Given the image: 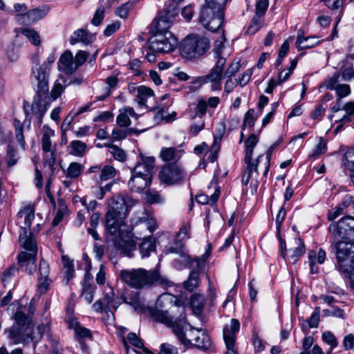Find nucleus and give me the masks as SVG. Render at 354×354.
<instances>
[{
    "label": "nucleus",
    "mask_w": 354,
    "mask_h": 354,
    "mask_svg": "<svg viewBox=\"0 0 354 354\" xmlns=\"http://www.w3.org/2000/svg\"><path fill=\"white\" fill-rule=\"evenodd\" d=\"M149 312L155 321L171 327L183 345L202 350H207L210 347L209 337L202 330L191 327L186 334L183 331L182 326L186 319L185 306L173 295L163 294L159 296L155 308H151Z\"/></svg>",
    "instance_id": "f257e3e1"
},
{
    "label": "nucleus",
    "mask_w": 354,
    "mask_h": 354,
    "mask_svg": "<svg viewBox=\"0 0 354 354\" xmlns=\"http://www.w3.org/2000/svg\"><path fill=\"white\" fill-rule=\"evenodd\" d=\"M135 203L131 197L127 195L113 196L109 201V209L106 214V230L111 235L119 234L115 241L116 248L124 255L131 257L136 249V243L131 234H121V227L124 225V219L128 215L129 208Z\"/></svg>",
    "instance_id": "f03ea898"
},
{
    "label": "nucleus",
    "mask_w": 354,
    "mask_h": 354,
    "mask_svg": "<svg viewBox=\"0 0 354 354\" xmlns=\"http://www.w3.org/2000/svg\"><path fill=\"white\" fill-rule=\"evenodd\" d=\"M119 277L124 283L136 289L148 288L157 285L164 287L171 286V282L162 276L156 268L149 270L144 268L122 270L120 272Z\"/></svg>",
    "instance_id": "7ed1b4c3"
},
{
    "label": "nucleus",
    "mask_w": 354,
    "mask_h": 354,
    "mask_svg": "<svg viewBox=\"0 0 354 354\" xmlns=\"http://www.w3.org/2000/svg\"><path fill=\"white\" fill-rule=\"evenodd\" d=\"M33 73L37 81V89L31 111L37 120L38 126L40 127L42 124V118L49 108L51 101L48 94V75L41 68H37Z\"/></svg>",
    "instance_id": "20e7f679"
},
{
    "label": "nucleus",
    "mask_w": 354,
    "mask_h": 354,
    "mask_svg": "<svg viewBox=\"0 0 354 354\" xmlns=\"http://www.w3.org/2000/svg\"><path fill=\"white\" fill-rule=\"evenodd\" d=\"M230 0H205L199 15V21L209 31L220 29L224 21L223 9Z\"/></svg>",
    "instance_id": "39448f33"
},
{
    "label": "nucleus",
    "mask_w": 354,
    "mask_h": 354,
    "mask_svg": "<svg viewBox=\"0 0 354 354\" xmlns=\"http://www.w3.org/2000/svg\"><path fill=\"white\" fill-rule=\"evenodd\" d=\"M209 48L210 41L207 37L198 34H190L182 40L179 50L184 59L196 61L205 55Z\"/></svg>",
    "instance_id": "423d86ee"
},
{
    "label": "nucleus",
    "mask_w": 354,
    "mask_h": 354,
    "mask_svg": "<svg viewBox=\"0 0 354 354\" xmlns=\"http://www.w3.org/2000/svg\"><path fill=\"white\" fill-rule=\"evenodd\" d=\"M331 247L335 249L339 271L351 279L354 276V240L333 239Z\"/></svg>",
    "instance_id": "0eeeda50"
},
{
    "label": "nucleus",
    "mask_w": 354,
    "mask_h": 354,
    "mask_svg": "<svg viewBox=\"0 0 354 354\" xmlns=\"http://www.w3.org/2000/svg\"><path fill=\"white\" fill-rule=\"evenodd\" d=\"M19 242L21 246L26 250L19 254L17 257L19 267L28 274L35 272L37 265V245L36 241H24Z\"/></svg>",
    "instance_id": "6e6552de"
},
{
    "label": "nucleus",
    "mask_w": 354,
    "mask_h": 354,
    "mask_svg": "<svg viewBox=\"0 0 354 354\" xmlns=\"http://www.w3.org/2000/svg\"><path fill=\"white\" fill-rule=\"evenodd\" d=\"M328 232L334 240H354V217L345 216L338 221L332 222Z\"/></svg>",
    "instance_id": "1a4fd4ad"
},
{
    "label": "nucleus",
    "mask_w": 354,
    "mask_h": 354,
    "mask_svg": "<svg viewBox=\"0 0 354 354\" xmlns=\"http://www.w3.org/2000/svg\"><path fill=\"white\" fill-rule=\"evenodd\" d=\"M225 63L224 57H219L207 74L198 77L197 82L201 85L209 84L212 91H221Z\"/></svg>",
    "instance_id": "9d476101"
},
{
    "label": "nucleus",
    "mask_w": 354,
    "mask_h": 354,
    "mask_svg": "<svg viewBox=\"0 0 354 354\" xmlns=\"http://www.w3.org/2000/svg\"><path fill=\"white\" fill-rule=\"evenodd\" d=\"M177 39L171 32L154 34L149 39V48L156 53L165 54L173 51Z\"/></svg>",
    "instance_id": "9b49d317"
},
{
    "label": "nucleus",
    "mask_w": 354,
    "mask_h": 354,
    "mask_svg": "<svg viewBox=\"0 0 354 354\" xmlns=\"http://www.w3.org/2000/svg\"><path fill=\"white\" fill-rule=\"evenodd\" d=\"M176 14L177 12L174 4H170L168 8H165L163 11L160 12L158 17L155 19L151 24V31L153 34H165L166 32H171L168 29Z\"/></svg>",
    "instance_id": "f8f14e48"
},
{
    "label": "nucleus",
    "mask_w": 354,
    "mask_h": 354,
    "mask_svg": "<svg viewBox=\"0 0 354 354\" xmlns=\"http://www.w3.org/2000/svg\"><path fill=\"white\" fill-rule=\"evenodd\" d=\"M158 176L161 182L171 185L184 182L186 180L187 174L179 165L168 164L162 167Z\"/></svg>",
    "instance_id": "ddd939ff"
},
{
    "label": "nucleus",
    "mask_w": 354,
    "mask_h": 354,
    "mask_svg": "<svg viewBox=\"0 0 354 354\" xmlns=\"http://www.w3.org/2000/svg\"><path fill=\"white\" fill-rule=\"evenodd\" d=\"M137 227L143 230H148L149 234H145L143 241L140 245V252L142 258L147 257L150 253L156 250L155 240L151 237V234L154 232L156 228L155 222L152 220H146L140 221Z\"/></svg>",
    "instance_id": "4468645a"
},
{
    "label": "nucleus",
    "mask_w": 354,
    "mask_h": 354,
    "mask_svg": "<svg viewBox=\"0 0 354 354\" xmlns=\"http://www.w3.org/2000/svg\"><path fill=\"white\" fill-rule=\"evenodd\" d=\"M35 218V209L32 207L26 206L22 209H21L17 214V223L19 224H21L22 219L24 222V225H21V231L19 234V242H21V239L24 241H35V239L32 236L31 233L28 235V229H30L32 221Z\"/></svg>",
    "instance_id": "2eb2a0df"
},
{
    "label": "nucleus",
    "mask_w": 354,
    "mask_h": 354,
    "mask_svg": "<svg viewBox=\"0 0 354 354\" xmlns=\"http://www.w3.org/2000/svg\"><path fill=\"white\" fill-rule=\"evenodd\" d=\"M240 324L236 319H232L230 324H227L223 330V335L226 346L225 354H238L235 348L236 333L239 330Z\"/></svg>",
    "instance_id": "dca6fc26"
},
{
    "label": "nucleus",
    "mask_w": 354,
    "mask_h": 354,
    "mask_svg": "<svg viewBox=\"0 0 354 354\" xmlns=\"http://www.w3.org/2000/svg\"><path fill=\"white\" fill-rule=\"evenodd\" d=\"M32 327L12 326L7 331L8 337L13 344H27L32 340Z\"/></svg>",
    "instance_id": "f3484780"
},
{
    "label": "nucleus",
    "mask_w": 354,
    "mask_h": 354,
    "mask_svg": "<svg viewBox=\"0 0 354 354\" xmlns=\"http://www.w3.org/2000/svg\"><path fill=\"white\" fill-rule=\"evenodd\" d=\"M340 75L339 73H335L333 76L328 77L324 80V84L326 88L331 91H335L337 98L340 99L350 95L351 87L346 84H339Z\"/></svg>",
    "instance_id": "a211bd4d"
},
{
    "label": "nucleus",
    "mask_w": 354,
    "mask_h": 354,
    "mask_svg": "<svg viewBox=\"0 0 354 354\" xmlns=\"http://www.w3.org/2000/svg\"><path fill=\"white\" fill-rule=\"evenodd\" d=\"M155 167V158L152 156H145L141 155L140 159L138 161L131 172L136 175L143 176L151 180Z\"/></svg>",
    "instance_id": "6ab92c4d"
},
{
    "label": "nucleus",
    "mask_w": 354,
    "mask_h": 354,
    "mask_svg": "<svg viewBox=\"0 0 354 354\" xmlns=\"http://www.w3.org/2000/svg\"><path fill=\"white\" fill-rule=\"evenodd\" d=\"M57 68L59 71L68 75L76 72L78 67L75 62L74 56L70 50H66L61 55L57 63Z\"/></svg>",
    "instance_id": "aec40b11"
},
{
    "label": "nucleus",
    "mask_w": 354,
    "mask_h": 354,
    "mask_svg": "<svg viewBox=\"0 0 354 354\" xmlns=\"http://www.w3.org/2000/svg\"><path fill=\"white\" fill-rule=\"evenodd\" d=\"M178 255V257L175 259L172 263L173 266L178 270H182L186 267L195 269V268H198L203 264V261L198 259H193L185 252Z\"/></svg>",
    "instance_id": "412c9836"
},
{
    "label": "nucleus",
    "mask_w": 354,
    "mask_h": 354,
    "mask_svg": "<svg viewBox=\"0 0 354 354\" xmlns=\"http://www.w3.org/2000/svg\"><path fill=\"white\" fill-rule=\"evenodd\" d=\"M151 180L143 178L131 172V177L128 183L129 188L135 192L140 193L151 185Z\"/></svg>",
    "instance_id": "4be33fe9"
},
{
    "label": "nucleus",
    "mask_w": 354,
    "mask_h": 354,
    "mask_svg": "<svg viewBox=\"0 0 354 354\" xmlns=\"http://www.w3.org/2000/svg\"><path fill=\"white\" fill-rule=\"evenodd\" d=\"M212 188H213L214 191L210 196L204 194H198L196 198V201L203 205L208 204L209 202H211L212 204L216 203L220 195V189L217 185L216 180H212L211 182L210 185L207 187L208 192H210Z\"/></svg>",
    "instance_id": "5701e85b"
},
{
    "label": "nucleus",
    "mask_w": 354,
    "mask_h": 354,
    "mask_svg": "<svg viewBox=\"0 0 354 354\" xmlns=\"http://www.w3.org/2000/svg\"><path fill=\"white\" fill-rule=\"evenodd\" d=\"M49 10L50 8L48 6L43 5L26 12V13L21 15V17L28 23H34L46 17Z\"/></svg>",
    "instance_id": "b1692460"
},
{
    "label": "nucleus",
    "mask_w": 354,
    "mask_h": 354,
    "mask_svg": "<svg viewBox=\"0 0 354 354\" xmlns=\"http://www.w3.org/2000/svg\"><path fill=\"white\" fill-rule=\"evenodd\" d=\"M119 114L117 116V124L122 127H127L131 125V121L130 117L138 118V114L132 107L127 106L120 109Z\"/></svg>",
    "instance_id": "393cba45"
},
{
    "label": "nucleus",
    "mask_w": 354,
    "mask_h": 354,
    "mask_svg": "<svg viewBox=\"0 0 354 354\" xmlns=\"http://www.w3.org/2000/svg\"><path fill=\"white\" fill-rule=\"evenodd\" d=\"M55 136V131L49 128L47 125H44L42 129V137L41 140V150L50 151L57 149L56 143H53L51 138Z\"/></svg>",
    "instance_id": "a878e982"
},
{
    "label": "nucleus",
    "mask_w": 354,
    "mask_h": 354,
    "mask_svg": "<svg viewBox=\"0 0 354 354\" xmlns=\"http://www.w3.org/2000/svg\"><path fill=\"white\" fill-rule=\"evenodd\" d=\"M264 157L263 155L259 156L256 160V163H245L247 165L245 173L242 177V183L247 185L251 178L253 177L257 180L258 176L257 167L261 159Z\"/></svg>",
    "instance_id": "bb28decb"
},
{
    "label": "nucleus",
    "mask_w": 354,
    "mask_h": 354,
    "mask_svg": "<svg viewBox=\"0 0 354 354\" xmlns=\"http://www.w3.org/2000/svg\"><path fill=\"white\" fill-rule=\"evenodd\" d=\"M259 141L257 136L252 133L245 142V163H256L255 161L252 160L253 151L255 146Z\"/></svg>",
    "instance_id": "cd10ccee"
},
{
    "label": "nucleus",
    "mask_w": 354,
    "mask_h": 354,
    "mask_svg": "<svg viewBox=\"0 0 354 354\" xmlns=\"http://www.w3.org/2000/svg\"><path fill=\"white\" fill-rule=\"evenodd\" d=\"M102 301L105 305V310L108 317H110L109 313L113 317V310H116L120 306V302L115 299L113 291L110 290L109 292H106Z\"/></svg>",
    "instance_id": "c85d7f7f"
},
{
    "label": "nucleus",
    "mask_w": 354,
    "mask_h": 354,
    "mask_svg": "<svg viewBox=\"0 0 354 354\" xmlns=\"http://www.w3.org/2000/svg\"><path fill=\"white\" fill-rule=\"evenodd\" d=\"M201 270V269H192L189 278L183 283L184 288L186 290L193 291L199 286L201 283L200 272Z\"/></svg>",
    "instance_id": "c756f323"
},
{
    "label": "nucleus",
    "mask_w": 354,
    "mask_h": 354,
    "mask_svg": "<svg viewBox=\"0 0 354 354\" xmlns=\"http://www.w3.org/2000/svg\"><path fill=\"white\" fill-rule=\"evenodd\" d=\"M205 299L203 295L195 293L190 298V304L194 313L200 315L204 308Z\"/></svg>",
    "instance_id": "7c9ffc66"
},
{
    "label": "nucleus",
    "mask_w": 354,
    "mask_h": 354,
    "mask_svg": "<svg viewBox=\"0 0 354 354\" xmlns=\"http://www.w3.org/2000/svg\"><path fill=\"white\" fill-rule=\"evenodd\" d=\"M183 151L175 147H165L161 149L160 157L165 161L178 160L183 156Z\"/></svg>",
    "instance_id": "2f4dec72"
},
{
    "label": "nucleus",
    "mask_w": 354,
    "mask_h": 354,
    "mask_svg": "<svg viewBox=\"0 0 354 354\" xmlns=\"http://www.w3.org/2000/svg\"><path fill=\"white\" fill-rule=\"evenodd\" d=\"M57 159V149L48 151H42V161L44 167H48L50 171L53 173L55 170V164Z\"/></svg>",
    "instance_id": "473e14b6"
},
{
    "label": "nucleus",
    "mask_w": 354,
    "mask_h": 354,
    "mask_svg": "<svg viewBox=\"0 0 354 354\" xmlns=\"http://www.w3.org/2000/svg\"><path fill=\"white\" fill-rule=\"evenodd\" d=\"M84 165L81 163L73 162H71L66 170H64L66 178L70 179H77L84 171Z\"/></svg>",
    "instance_id": "72a5a7b5"
},
{
    "label": "nucleus",
    "mask_w": 354,
    "mask_h": 354,
    "mask_svg": "<svg viewBox=\"0 0 354 354\" xmlns=\"http://www.w3.org/2000/svg\"><path fill=\"white\" fill-rule=\"evenodd\" d=\"M87 145L80 140H73L70 142L68 149L71 155L82 157L86 153Z\"/></svg>",
    "instance_id": "f704fd0d"
},
{
    "label": "nucleus",
    "mask_w": 354,
    "mask_h": 354,
    "mask_svg": "<svg viewBox=\"0 0 354 354\" xmlns=\"http://www.w3.org/2000/svg\"><path fill=\"white\" fill-rule=\"evenodd\" d=\"M320 43V41L315 37H305L302 35H298L296 45L299 49H307L313 48Z\"/></svg>",
    "instance_id": "c9c22d12"
},
{
    "label": "nucleus",
    "mask_w": 354,
    "mask_h": 354,
    "mask_svg": "<svg viewBox=\"0 0 354 354\" xmlns=\"http://www.w3.org/2000/svg\"><path fill=\"white\" fill-rule=\"evenodd\" d=\"M91 278L87 275L85 276L82 297L88 303L91 304L93 300L95 286L91 283Z\"/></svg>",
    "instance_id": "e433bc0d"
},
{
    "label": "nucleus",
    "mask_w": 354,
    "mask_h": 354,
    "mask_svg": "<svg viewBox=\"0 0 354 354\" xmlns=\"http://www.w3.org/2000/svg\"><path fill=\"white\" fill-rule=\"evenodd\" d=\"M92 37L84 29H78L75 31L70 38V43L74 45L78 42L89 44L91 42Z\"/></svg>",
    "instance_id": "4c0bfd02"
},
{
    "label": "nucleus",
    "mask_w": 354,
    "mask_h": 354,
    "mask_svg": "<svg viewBox=\"0 0 354 354\" xmlns=\"http://www.w3.org/2000/svg\"><path fill=\"white\" fill-rule=\"evenodd\" d=\"M124 301L133 307L135 310L142 309L144 307L140 294L138 292L131 291L124 296Z\"/></svg>",
    "instance_id": "58836bf2"
},
{
    "label": "nucleus",
    "mask_w": 354,
    "mask_h": 354,
    "mask_svg": "<svg viewBox=\"0 0 354 354\" xmlns=\"http://www.w3.org/2000/svg\"><path fill=\"white\" fill-rule=\"evenodd\" d=\"M295 243L296 247L292 250V254L290 256V259L292 263L297 262L305 252V245L301 239L295 238Z\"/></svg>",
    "instance_id": "ea45409f"
},
{
    "label": "nucleus",
    "mask_w": 354,
    "mask_h": 354,
    "mask_svg": "<svg viewBox=\"0 0 354 354\" xmlns=\"http://www.w3.org/2000/svg\"><path fill=\"white\" fill-rule=\"evenodd\" d=\"M118 173V171H117L113 166L109 165L104 166L101 170L97 184L102 185L103 181L115 178Z\"/></svg>",
    "instance_id": "a19ab883"
},
{
    "label": "nucleus",
    "mask_w": 354,
    "mask_h": 354,
    "mask_svg": "<svg viewBox=\"0 0 354 354\" xmlns=\"http://www.w3.org/2000/svg\"><path fill=\"white\" fill-rule=\"evenodd\" d=\"M153 91L150 88L145 86H140L136 100L140 105L145 106L148 98L153 97Z\"/></svg>",
    "instance_id": "79ce46f5"
},
{
    "label": "nucleus",
    "mask_w": 354,
    "mask_h": 354,
    "mask_svg": "<svg viewBox=\"0 0 354 354\" xmlns=\"http://www.w3.org/2000/svg\"><path fill=\"white\" fill-rule=\"evenodd\" d=\"M207 102L203 99L198 100L194 112L190 114L192 119H195L197 117L202 119L207 112Z\"/></svg>",
    "instance_id": "37998d69"
},
{
    "label": "nucleus",
    "mask_w": 354,
    "mask_h": 354,
    "mask_svg": "<svg viewBox=\"0 0 354 354\" xmlns=\"http://www.w3.org/2000/svg\"><path fill=\"white\" fill-rule=\"evenodd\" d=\"M14 126L16 139L20 145V146L21 147V148L24 150L26 147V142L23 134L24 125L20 120H19L18 119H15Z\"/></svg>",
    "instance_id": "c03bdc74"
},
{
    "label": "nucleus",
    "mask_w": 354,
    "mask_h": 354,
    "mask_svg": "<svg viewBox=\"0 0 354 354\" xmlns=\"http://www.w3.org/2000/svg\"><path fill=\"white\" fill-rule=\"evenodd\" d=\"M127 339L129 342L135 347L142 348L143 353H141L138 351H136V354H153L151 351L144 347L143 342L140 338L138 337V336L135 333H129L127 335Z\"/></svg>",
    "instance_id": "a18cd8bd"
},
{
    "label": "nucleus",
    "mask_w": 354,
    "mask_h": 354,
    "mask_svg": "<svg viewBox=\"0 0 354 354\" xmlns=\"http://www.w3.org/2000/svg\"><path fill=\"white\" fill-rule=\"evenodd\" d=\"M338 73L344 81L348 82L354 78V68L352 64L345 63Z\"/></svg>",
    "instance_id": "49530a36"
},
{
    "label": "nucleus",
    "mask_w": 354,
    "mask_h": 354,
    "mask_svg": "<svg viewBox=\"0 0 354 354\" xmlns=\"http://www.w3.org/2000/svg\"><path fill=\"white\" fill-rule=\"evenodd\" d=\"M263 16L264 15L255 13V16L252 18L251 23L248 28V33L253 35L259 30L263 24Z\"/></svg>",
    "instance_id": "de8ad7c7"
},
{
    "label": "nucleus",
    "mask_w": 354,
    "mask_h": 354,
    "mask_svg": "<svg viewBox=\"0 0 354 354\" xmlns=\"http://www.w3.org/2000/svg\"><path fill=\"white\" fill-rule=\"evenodd\" d=\"M258 116L253 109H250L244 115L243 122L241 126L242 130L245 129L246 127L253 128L257 120Z\"/></svg>",
    "instance_id": "09e8293b"
},
{
    "label": "nucleus",
    "mask_w": 354,
    "mask_h": 354,
    "mask_svg": "<svg viewBox=\"0 0 354 354\" xmlns=\"http://www.w3.org/2000/svg\"><path fill=\"white\" fill-rule=\"evenodd\" d=\"M146 201L149 204L162 203L165 201L163 196L153 189L147 190L145 193Z\"/></svg>",
    "instance_id": "8fccbe9b"
},
{
    "label": "nucleus",
    "mask_w": 354,
    "mask_h": 354,
    "mask_svg": "<svg viewBox=\"0 0 354 354\" xmlns=\"http://www.w3.org/2000/svg\"><path fill=\"white\" fill-rule=\"evenodd\" d=\"M135 3L136 1H129L126 2L116 9L115 15L120 18H127L129 11L133 8Z\"/></svg>",
    "instance_id": "3c124183"
},
{
    "label": "nucleus",
    "mask_w": 354,
    "mask_h": 354,
    "mask_svg": "<svg viewBox=\"0 0 354 354\" xmlns=\"http://www.w3.org/2000/svg\"><path fill=\"white\" fill-rule=\"evenodd\" d=\"M21 309L22 308L21 307L14 315L15 325L13 326L26 327L28 326H31L29 322V317L24 314Z\"/></svg>",
    "instance_id": "603ef678"
},
{
    "label": "nucleus",
    "mask_w": 354,
    "mask_h": 354,
    "mask_svg": "<svg viewBox=\"0 0 354 354\" xmlns=\"http://www.w3.org/2000/svg\"><path fill=\"white\" fill-rule=\"evenodd\" d=\"M104 147L109 148V153L114 157L117 160L123 162L126 159V153L124 151L116 145L105 144Z\"/></svg>",
    "instance_id": "864d4df0"
},
{
    "label": "nucleus",
    "mask_w": 354,
    "mask_h": 354,
    "mask_svg": "<svg viewBox=\"0 0 354 354\" xmlns=\"http://www.w3.org/2000/svg\"><path fill=\"white\" fill-rule=\"evenodd\" d=\"M226 41L225 36L224 35V31H222V34L219 36V37L216 40L215 44L213 48V52L216 60L219 57H223L221 56L222 50H223L225 46L224 43Z\"/></svg>",
    "instance_id": "5fc2aeb1"
},
{
    "label": "nucleus",
    "mask_w": 354,
    "mask_h": 354,
    "mask_svg": "<svg viewBox=\"0 0 354 354\" xmlns=\"http://www.w3.org/2000/svg\"><path fill=\"white\" fill-rule=\"evenodd\" d=\"M19 160V156L17 151L11 145H8L7 148V153L6 156V162L8 167L14 166Z\"/></svg>",
    "instance_id": "6e6d98bb"
},
{
    "label": "nucleus",
    "mask_w": 354,
    "mask_h": 354,
    "mask_svg": "<svg viewBox=\"0 0 354 354\" xmlns=\"http://www.w3.org/2000/svg\"><path fill=\"white\" fill-rule=\"evenodd\" d=\"M22 34L28 39V40L35 46L40 44V37L37 31L32 28H25L22 30Z\"/></svg>",
    "instance_id": "4d7b16f0"
},
{
    "label": "nucleus",
    "mask_w": 354,
    "mask_h": 354,
    "mask_svg": "<svg viewBox=\"0 0 354 354\" xmlns=\"http://www.w3.org/2000/svg\"><path fill=\"white\" fill-rule=\"evenodd\" d=\"M342 161L348 170L354 168V147H351L346 151Z\"/></svg>",
    "instance_id": "13d9d810"
},
{
    "label": "nucleus",
    "mask_w": 354,
    "mask_h": 354,
    "mask_svg": "<svg viewBox=\"0 0 354 354\" xmlns=\"http://www.w3.org/2000/svg\"><path fill=\"white\" fill-rule=\"evenodd\" d=\"M67 86H64L62 80H61V75L59 77V79H57L55 83V85L51 91V97L52 100H55L63 93L64 91L65 87Z\"/></svg>",
    "instance_id": "bf43d9fd"
},
{
    "label": "nucleus",
    "mask_w": 354,
    "mask_h": 354,
    "mask_svg": "<svg viewBox=\"0 0 354 354\" xmlns=\"http://www.w3.org/2000/svg\"><path fill=\"white\" fill-rule=\"evenodd\" d=\"M345 211V205H339L338 206L335 207L330 211H328L327 214V218L328 221H333L337 218L338 216L344 214Z\"/></svg>",
    "instance_id": "052dcab7"
},
{
    "label": "nucleus",
    "mask_w": 354,
    "mask_h": 354,
    "mask_svg": "<svg viewBox=\"0 0 354 354\" xmlns=\"http://www.w3.org/2000/svg\"><path fill=\"white\" fill-rule=\"evenodd\" d=\"M184 243L180 241H176L174 243V244L167 247L165 250V253H175L178 254H181L184 253Z\"/></svg>",
    "instance_id": "680f3d73"
},
{
    "label": "nucleus",
    "mask_w": 354,
    "mask_h": 354,
    "mask_svg": "<svg viewBox=\"0 0 354 354\" xmlns=\"http://www.w3.org/2000/svg\"><path fill=\"white\" fill-rule=\"evenodd\" d=\"M320 314V307L317 306L315 308L311 316L306 320L308 324L309 328H317L319 324Z\"/></svg>",
    "instance_id": "e2e57ef3"
},
{
    "label": "nucleus",
    "mask_w": 354,
    "mask_h": 354,
    "mask_svg": "<svg viewBox=\"0 0 354 354\" xmlns=\"http://www.w3.org/2000/svg\"><path fill=\"white\" fill-rule=\"evenodd\" d=\"M52 281L49 278H39L37 285V292L41 294H45L49 289Z\"/></svg>",
    "instance_id": "0e129e2a"
},
{
    "label": "nucleus",
    "mask_w": 354,
    "mask_h": 354,
    "mask_svg": "<svg viewBox=\"0 0 354 354\" xmlns=\"http://www.w3.org/2000/svg\"><path fill=\"white\" fill-rule=\"evenodd\" d=\"M326 151V143L322 138H319V142L317 145L313 153H312L309 157L316 158L319 155L325 153Z\"/></svg>",
    "instance_id": "69168bd1"
},
{
    "label": "nucleus",
    "mask_w": 354,
    "mask_h": 354,
    "mask_svg": "<svg viewBox=\"0 0 354 354\" xmlns=\"http://www.w3.org/2000/svg\"><path fill=\"white\" fill-rule=\"evenodd\" d=\"M322 339L325 343L330 346L332 348H335L338 344L337 338L330 331H326L322 334Z\"/></svg>",
    "instance_id": "338daca9"
},
{
    "label": "nucleus",
    "mask_w": 354,
    "mask_h": 354,
    "mask_svg": "<svg viewBox=\"0 0 354 354\" xmlns=\"http://www.w3.org/2000/svg\"><path fill=\"white\" fill-rule=\"evenodd\" d=\"M325 111L326 108H324L322 104H317L311 111L310 116L313 120H321L324 115Z\"/></svg>",
    "instance_id": "774afa93"
}]
</instances>
